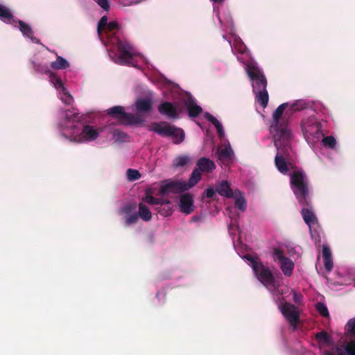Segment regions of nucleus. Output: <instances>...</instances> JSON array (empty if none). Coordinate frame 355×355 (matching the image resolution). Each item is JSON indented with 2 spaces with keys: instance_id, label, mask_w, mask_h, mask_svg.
I'll return each instance as SVG.
<instances>
[{
  "instance_id": "40",
  "label": "nucleus",
  "mask_w": 355,
  "mask_h": 355,
  "mask_svg": "<svg viewBox=\"0 0 355 355\" xmlns=\"http://www.w3.org/2000/svg\"><path fill=\"white\" fill-rule=\"evenodd\" d=\"M108 24L107 23V16H103L100 21H98V26H97V31H98V34L99 36H101L102 34H103V31L105 29V28L107 26V25Z\"/></svg>"
},
{
  "instance_id": "43",
  "label": "nucleus",
  "mask_w": 355,
  "mask_h": 355,
  "mask_svg": "<svg viewBox=\"0 0 355 355\" xmlns=\"http://www.w3.org/2000/svg\"><path fill=\"white\" fill-rule=\"evenodd\" d=\"M245 258L251 263L253 270H257L259 265L262 263L261 262L258 261V259L257 257H254L250 254H246Z\"/></svg>"
},
{
  "instance_id": "39",
  "label": "nucleus",
  "mask_w": 355,
  "mask_h": 355,
  "mask_svg": "<svg viewBox=\"0 0 355 355\" xmlns=\"http://www.w3.org/2000/svg\"><path fill=\"white\" fill-rule=\"evenodd\" d=\"M345 334L347 336H355V318L349 320L345 326Z\"/></svg>"
},
{
  "instance_id": "20",
  "label": "nucleus",
  "mask_w": 355,
  "mask_h": 355,
  "mask_svg": "<svg viewBox=\"0 0 355 355\" xmlns=\"http://www.w3.org/2000/svg\"><path fill=\"white\" fill-rule=\"evenodd\" d=\"M216 191L221 196L227 198L234 197V193L230 187V184L227 180H222L216 184Z\"/></svg>"
},
{
  "instance_id": "10",
  "label": "nucleus",
  "mask_w": 355,
  "mask_h": 355,
  "mask_svg": "<svg viewBox=\"0 0 355 355\" xmlns=\"http://www.w3.org/2000/svg\"><path fill=\"white\" fill-rule=\"evenodd\" d=\"M272 256L274 261L279 262L280 268L284 275L288 277L291 276L294 268V263L293 261L284 257V251L279 248L274 249Z\"/></svg>"
},
{
  "instance_id": "45",
  "label": "nucleus",
  "mask_w": 355,
  "mask_h": 355,
  "mask_svg": "<svg viewBox=\"0 0 355 355\" xmlns=\"http://www.w3.org/2000/svg\"><path fill=\"white\" fill-rule=\"evenodd\" d=\"M322 257L323 259L332 257L331 251L328 245L322 246Z\"/></svg>"
},
{
  "instance_id": "16",
  "label": "nucleus",
  "mask_w": 355,
  "mask_h": 355,
  "mask_svg": "<svg viewBox=\"0 0 355 355\" xmlns=\"http://www.w3.org/2000/svg\"><path fill=\"white\" fill-rule=\"evenodd\" d=\"M160 114L167 116L168 119H179V113L174 104L172 103L164 101L162 102L157 107Z\"/></svg>"
},
{
  "instance_id": "19",
  "label": "nucleus",
  "mask_w": 355,
  "mask_h": 355,
  "mask_svg": "<svg viewBox=\"0 0 355 355\" xmlns=\"http://www.w3.org/2000/svg\"><path fill=\"white\" fill-rule=\"evenodd\" d=\"M196 165L198 166L196 169H199L201 173H211L216 168L215 163L210 159L205 157L198 159Z\"/></svg>"
},
{
  "instance_id": "46",
  "label": "nucleus",
  "mask_w": 355,
  "mask_h": 355,
  "mask_svg": "<svg viewBox=\"0 0 355 355\" xmlns=\"http://www.w3.org/2000/svg\"><path fill=\"white\" fill-rule=\"evenodd\" d=\"M97 3L104 10L108 11L110 9V2L108 0H96Z\"/></svg>"
},
{
  "instance_id": "41",
  "label": "nucleus",
  "mask_w": 355,
  "mask_h": 355,
  "mask_svg": "<svg viewBox=\"0 0 355 355\" xmlns=\"http://www.w3.org/2000/svg\"><path fill=\"white\" fill-rule=\"evenodd\" d=\"M315 338L319 342H324L327 343H329L330 342V336L325 331H322L315 334Z\"/></svg>"
},
{
  "instance_id": "14",
  "label": "nucleus",
  "mask_w": 355,
  "mask_h": 355,
  "mask_svg": "<svg viewBox=\"0 0 355 355\" xmlns=\"http://www.w3.org/2000/svg\"><path fill=\"white\" fill-rule=\"evenodd\" d=\"M187 191L186 183L166 180L161 184L159 193L162 195L169 193H177Z\"/></svg>"
},
{
  "instance_id": "27",
  "label": "nucleus",
  "mask_w": 355,
  "mask_h": 355,
  "mask_svg": "<svg viewBox=\"0 0 355 355\" xmlns=\"http://www.w3.org/2000/svg\"><path fill=\"white\" fill-rule=\"evenodd\" d=\"M205 116L207 121L211 122L216 127L218 136L220 138L223 137L225 135L224 130L222 124L218 121V120L208 112L205 114Z\"/></svg>"
},
{
  "instance_id": "12",
  "label": "nucleus",
  "mask_w": 355,
  "mask_h": 355,
  "mask_svg": "<svg viewBox=\"0 0 355 355\" xmlns=\"http://www.w3.org/2000/svg\"><path fill=\"white\" fill-rule=\"evenodd\" d=\"M50 82L53 84L55 89L60 91V98L66 105H71L73 98L64 87L62 79L55 73L50 74Z\"/></svg>"
},
{
  "instance_id": "7",
  "label": "nucleus",
  "mask_w": 355,
  "mask_h": 355,
  "mask_svg": "<svg viewBox=\"0 0 355 355\" xmlns=\"http://www.w3.org/2000/svg\"><path fill=\"white\" fill-rule=\"evenodd\" d=\"M107 114L125 125H139L144 121V119L139 114L127 113L125 112L124 107L120 105L108 109Z\"/></svg>"
},
{
  "instance_id": "3",
  "label": "nucleus",
  "mask_w": 355,
  "mask_h": 355,
  "mask_svg": "<svg viewBox=\"0 0 355 355\" xmlns=\"http://www.w3.org/2000/svg\"><path fill=\"white\" fill-rule=\"evenodd\" d=\"M288 103H284L277 107L274 111L270 121L269 130L272 135L276 145L280 144V141H286L292 139L293 135L288 125V119L283 115L284 111Z\"/></svg>"
},
{
  "instance_id": "42",
  "label": "nucleus",
  "mask_w": 355,
  "mask_h": 355,
  "mask_svg": "<svg viewBox=\"0 0 355 355\" xmlns=\"http://www.w3.org/2000/svg\"><path fill=\"white\" fill-rule=\"evenodd\" d=\"M127 175L130 180H137L141 178V174L137 170L129 168L127 171Z\"/></svg>"
},
{
  "instance_id": "25",
  "label": "nucleus",
  "mask_w": 355,
  "mask_h": 355,
  "mask_svg": "<svg viewBox=\"0 0 355 355\" xmlns=\"http://www.w3.org/2000/svg\"><path fill=\"white\" fill-rule=\"evenodd\" d=\"M156 210L162 216H168L172 214L173 208L170 200L162 199L156 207Z\"/></svg>"
},
{
  "instance_id": "22",
  "label": "nucleus",
  "mask_w": 355,
  "mask_h": 355,
  "mask_svg": "<svg viewBox=\"0 0 355 355\" xmlns=\"http://www.w3.org/2000/svg\"><path fill=\"white\" fill-rule=\"evenodd\" d=\"M184 105L190 117H196L202 112V107L198 105L191 97L185 101Z\"/></svg>"
},
{
  "instance_id": "51",
  "label": "nucleus",
  "mask_w": 355,
  "mask_h": 355,
  "mask_svg": "<svg viewBox=\"0 0 355 355\" xmlns=\"http://www.w3.org/2000/svg\"><path fill=\"white\" fill-rule=\"evenodd\" d=\"M218 19L219 20L220 24H222L221 19H220V16L218 15Z\"/></svg>"
},
{
  "instance_id": "29",
  "label": "nucleus",
  "mask_w": 355,
  "mask_h": 355,
  "mask_svg": "<svg viewBox=\"0 0 355 355\" xmlns=\"http://www.w3.org/2000/svg\"><path fill=\"white\" fill-rule=\"evenodd\" d=\"M138 207L139 212L137 214L139 217H140L144 221L150 220L152 218V214L149 208L142 202H140Z\"/></svg>"
},
{
  "instance_id": "18",
  "label": "nucleus",
  "mask_w": 355,
  "mask_h": 355,
  "mask_svg": "<svg viewBox=\"0 0 355 355\" xmlns=\"http://www.w3.org/2000/svg\"><path fill=\"white\" fill-rule=\"evenodd\" d=\"M193 196L189 193H184L180 198V211L185 214H190L193 211Z\"/></svg>"
},
{
  "instance_id": "47",
  "label": "nucleus",
  "mask_w": 355,
  "mask_h": 355,
  "mask_svg": "<svg viewBox=\"0 0 355 355\" xmlns=\"http://www.w3.org/2000/svg\"><path fill=\"white\" fill-rule=\"evenodd\" d=\"M216 193V189H214L212 187H209L204 191V194L207 198H212L215 196Z\"/></svg>"
},
{
  "instance_id": "35",
  "label": "nucleus",
  "mask_w": 355,
  "mask_h": 355,
  "mask_svg": "<svg viewBox=\"0 0 355 355\" xmlns=\"http://www.w3.org/2000/svg\"><path fill=\"white\" fill-rule=\"evenodd\" d=\"M14 17L10 10L0 4V19L1 20H11Z\"/></svg>"
},
{
  "instance_id": "50",
  "label": "nucleus",
  "mask_w": 355,
  "mask_h": 355,
  "mask_svg": "<svg viewBox=\"0 0 355 355\" xmlns=\"http://www.w3.org/2000/svg\"><path fill=\"white\" fill-rule=\"evenodd\" d=\"M215 3H220L224 1V0H212Z\"/></svg>"
},
{
  "instance_id": "28",
  "label": "nucleus",
  "mask_w": 355,
  "mask_h": 355,
  "mask_svg": "<svg viewBox=\"0 0 355 355\" xmlns=\"http://www.w3.org/2000/svg\"><path fill=\"white\" fill-rule=\"evenodd\" d=\"M201 175L202 173L200 172V170L195 168L192 171L188 182L186 183L187 190L196 185L200 181Z\"/></svg>"
},
{
  "instance_id": "2",
  "label": "nucleus",
  "mask_w": 355,
  "mask_h": 355,
  "mask_svg": "<svg viewBox=\"0 0 355 355\" xmlns=\"http://www.w3.org/2000/svg\"><path fill=\"white\" fill-rule=\"evenodd\" d=\"M291 188L300 206L301 214L305 223L311 227L318 219L313 211L311 189L306 173L300 170L294 171L290 178Z\"/></svg>"
},
{
  "instance_id": "38",
  "label": "nucleus",
  "mask_w": 355,
  "mask_h": 355,
  "mask_svg": "<svg viewBox=\"0 0 355 355\" xmlns=\"http://www.w3.org/2000/svg\"><path fill=\"white\" fill-rule=\"evenodd\" d=\"M317 311L323 317L328 318L329 316V311L327 306L322 302H318L315 304Z\"/></svg>"
},
{
  "instance_id": "30",
  "label": "nucleus",
  "mask_w": 355,
  "mask_h": 355,
  "mask_svg": "<svg viewBox=\"0 0 355 355\" xmlns=\"http://www.w3.org/2000/svg\"><path fill=\"white\" fill-rule=\"evenodd\" d=\"M51 67L56 70L64 69L69 67V63L65 58L58 55L56 60L51 62Z\"/></svg>"
},
{
  "instance_id": "24",
  "label": "nucleus",
  "mask_w": 355,
  "mask_h": 355,
  "mask_svg": "<svg viewBox=\"0 0 355 355\" xmlns=\"http://www.w3.org/2000/svg\"><path fill=\"white\" fill-rule=\"evenodd\" d=\"M337 355H355V340L352 339L345 346L336 347Z\"/></svg>"
},
{
  "instance_id": "33",
  "label": "nucleus",
  "mask_w": 355,
  "mask_h": 355,
  "mask_svg": "<svg viewBox=\"0 0 355 355\" xmlns=\"http://www.w3.org/2000/svg\"><path fill=\"white\" fill-rule=\"evenodd\" d=\"M189 161L190 158L188 155H180L174 159L173 166L175 168L182 167L186 166Z\"/></svg>"
},
{
  "instance_id": "26",
  "label": "nucleus",
  "mask_w": 355,
  "mask_h": 355,
  "mask_svg": "<svg viewBox=\"0 0 355 355\" xmlns=\"http://www.w3.org/2000/svg\"><path fill=\"white\" fill-rule=\"evenodd\" d=\"M136 109L139 112H148L152 108V101L149 98H141L137 101Z\"/></svg>"
},
{
  "instance_id": "17",
  "label": "nucleus",
  "mask_w": 355,
  "mask_h": 355,
  "mask_svg": "<svg viewBox=\"0 0 355 355\" xmlns=\"http://www.w3.org/2000/svg\"><path fill=\"white\" fill-rule=\"evenodd\" d=\"M78 121L79 118L78 113L73 112L69 110L66 111L64 115V125H63L64 127L62 128L63 135L66 138L68 139V135H69V132H71V126L72 125H78L74 123H78Z\"/></svg>"
},
{
  "instance_id": "8",
  "label": "nucleus",
  "mask_w": 355,
  "mask_h": 355,
  "mask_svg": "<svg viewBox=\"0 0 355 355\" xmlns=\"http://www.w3.org/2000/svg\"><path fill=\"white\" fill-rule=\"evenodd\" d=\"M291 140L292 139H288L286 141H280L279 145H276L274 141L275 146L277 148L275 164L278 171L282 174H286L289 170L286 159L289 157V149Z\"/></svg>"
},
{
  "instance_id": "9",
  "label": "nucleus",
  "mask_w": 355,
  "mask_h": 355,
  "mask_svg": "<svg viewBox=\"0 0 355 355\" xmlns=\"http://www.w3.org/2000/svg\"><path fill=\"white\" fill-rule=\"evenodd\" d=\"M302 128L306 139H318L321 135H323L321 124L314 116L304 120L302 123Z\"/></svg>"
},
{
  "instance_id": "6",
  "label": "nucleus",
  "mask_w": 355,
  "mask_h": 355,
  "mask_svg": "<svg viewBox=\"0 0 355 355\" xmlns=\"http://www.w3.org/2000/svg\"><path fill=\"white\" fill-rule=\"evenodd\" d=\"M71 129L68 139L76 143L94 141L99 136L98 130L89 125H85L83 128L79 125H72Z\"/></svg>"
},
{
  "instance_id": "31",
  "label": "nucleus",
  "mask_w": 355,
  "mask_h": 355,
  "mask_svg": "<svg viewBox=\"0 0 355 355\" xmlns=\"http://www.w3.org/2000/svg\"><path fill=\"white\" fill-rule=\"evenodd\" d=\"M237 192L239 193V196H236L235 199V208L242 211H245L247 208L246 200L245 199L241 192H240L239 191H238Z\"/></svg>"
},
{
  "instance_id": "36",
  "label": "nucleus",
  "mask_w": 355,
  "mask_h": 355,
  "mask_svg": "<svg viewBox=\"0 0 355 355\" xmlns=\"http://www.w3.org/2000/svg\"><path fill=\"white\" fill-rule=\"evenodd\" d=\"M307 107L308 104L304 101L298 100L291 105L290 109L292 112H297L306 109Z\"/></svg>"
},
{
  "instance_id": "21",
  "label": "nucleus",
  "mask_w": 355,
  "mask_h": 355,
  "mask_svg": "<svg viewBox=\"0 0 355 355\" xmlns=\"http://www.w3.org/2000/svg\"><path fill=\"white\" fill-rule=\"evenodd\" d=\"M218 159L223 163H229L232 161L233 151L230 145L223 146L217 149Z\"/></svg>"
},
{
  "instance_id": "23",
  "label": "nucleus",
  "mask_w": 355,
  "mask_h": 355,
  "mask_svg": "<svg viewBox=\"0 0 355 355\" xmlns=\"http://www.w3.org/2000/svg\"><path fill=\"white\" fill-rule=\"evenodd\" d=\"M17 23L19 24V28L24 36L30 38L34 43L37 44L40 42V40L33 36V31L28 24L20 19L17 20Z\"/></svg>"
},
{
  "instance_id": "49",
  "label": "nucleus",
  "mask_w": 355,
  "mask_h": 355,
  "mask_svg": "<svg viewBox=\"0 0 355 355\" xmlns=\"http://www.w3.org/2000/svg\"><path fill=\"white\" fill-rule=\"evenodd\" d=\"M324 355H335L333 352H329V351H325L324 352Z\"/></svg>"
},
{
  "instance_id": "44",
  "label": "nucleus",
  "mask_w": 355,
  "mask_h": 355,
  "mask_svg": "<svg viewBox=\"0 0 355 355\" xmlns=\"http://www.w3.org/2000/svg\"><path fill=\"white\" fill-rule=\"evenodd\" d=\"M324 266L327 272H330L334 266L332 257L323 259Z\"/></svg>"
},
{
  "instance_id": "5",
  "label": "nucleus",
  "mask_w": 355,
  "mask_h": 355,
  "mask_svg": "<svg viewBox=\"0 0 355 355\" xmlns=\"http://www.w3.org/2000/svg\"><path fill=\"white\" fill-rule=\"evenodd\" d=\"M149 130L162 137H171L175 144L182 143L184 139V130L167 122L153 123Z\"/></svg>"
},
{
  "instance_id": "4",
  "label": "nucleus",
  "mask_w": 355,
  "mask_h": 355,
  "mask_svg": "<svg viewBox=\"0 0 355 355\" xmlns=\"http://www.w3.org/2000/svg\"><path fill=\"white\" fill-rule=\"evenodd\" d=\"M246 72L252 81L253 92L257 101L263 107H266L269 99L266 89L267 80L266 76L263 71L254 64L247 65Z\"/></svg>"
},
{
  "instance_id": "37",
  "label": "nucleus",
  "mask_w": 355,
  "mask_h": 355,
  "mask_svg": "<svg viewBox=\"0 0 355 355\" xmlns=\"http://www.w3.org/2000/svg\"><path fill=\"white\" fill-rule=\"evenodd\" d=\"M323 145L329 148H334L336 146V139L333 136H326L322 139Z\"/></svg>"
},
{
  "instance_id": "52",
  "label": "nucleus",
  "mask_w": 355,
  "mask_h": 355,
  "mask_svg": "<svg viewBox=\"0 0 355 355\" xmlns=\"http://www.w3.org/2000/svg\"><path fill=\"white\" fill-rule=\"evenodd\" d=\"M193 220H197V218H196V217H193Z\"/></svg>"
},
{
  "instance_id": "34",
  "label": "nucleus",
  "mask_w": 355,
  "mask_h": 355,
  "mask_svg": "<svg viewBox=\"0 0 355 355\" xmlns=\"http://www.w3.org/2000/svg\"><path fill=\"white\" fill-rule=\"evenodd\" d=\"M162 198H157L153 197L149 191L146 192L145 197L142 198V201L149 205H158Z\"/></svg>"
},
{
  "instance_id": "1",
  "label": "nucleus",
  "mask_w": 355,
  "mask_h": 355,
  "mask_svg": "<svg viewBox=\"0 0 355 355\" xmlns=\"http://www.w3.org/2000/svg\"><path fill=\"white\" fill-rule=\"evenodd\" d=\"M120 28L119 24L116 21L108 23L103 31L107 38L106 45H109L116 49L117 53L110 51V57L115 63L120 65L137 67L134 58L137 53L134 46L127 40H121L117 33Z\"/></svg>"
},
{
  "instance_id": "13",
  "label": "nucleus",
  "mask_w": 355,
  "mask_h": 355,
  "mask_svg": "<svg viewBox=\"0 0 355 355\" xmlns=\"http://www.w3.org/2000/svg\"><path fill=\"white\" fill-rule=\"evenodd\" d=\"M280 310L290 324L295 328L300 321V315L297 307L288 302H284L282 305Z\"/></svg>"
},
{
  "instance_id": "32",
  "label": "nucleus",
  "mask_w": 355,
  "mask_h": 355,
  "mask_svg": "<svg viewBox=\"0 0 355 355\" xmlns=\"http://www.w3.org/2000/svg\"><path fill=\"white\" fill-rule=\"evenodd\" d=\"M32 67L34 71L41 74H51L52 72L49 70V67L46 64L41 63H36L34 61L31 62Z\"/></svg>"
},
{
  "instance_id": "11",
  "label": "nucleus",
  "mask_w": 355,
  "mask_h": 355,
  "mask_svg": "<svg viewBox=\"0 0 355 355\" xmlns=\"http://www.w3.org/2000/svg\"><path fill=\"white\" fill-rule=\"evenodd\" d=\"M254 272L257 279L268 289H276L275 277L269 268L261 263Z\"/></svg>"
},
{
  "instance_id": "15",
  "label": "nucleus",
  "mask_w": 355,
  "mask_h": 355,
  "mask_svg": "<svg viewBox=\"0 0 355 355\" xmlns=\"http://www.w3.org/2000/svg\"><path fill=\"white\" fill-rule=\"evenodd\" d=\"M135 204H127L124 205L119 211L121 214H124V220L125 226L128 227L132 224H135L139 220V216L135 212Z\"/></svg>"
},
{
  "instance_id": "48",
  "label": "nucleus",
  "mask_w": 355,
  "mask_h": 355,
  "mask_svg": "<svg viewBox=\"0 0 355 355\" xmlns=\"http://www.w3.org/2000/svg\"><path fill=\"white\" fill-rule=\"evenodd\" d=\"M302 296L300 295L297 294L295 293L293 294V300L295 303H299L301 300Z\"/></svg>"
}]
</instances>
